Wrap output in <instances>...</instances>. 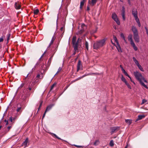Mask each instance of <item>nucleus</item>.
I'll return each instance as SVG.
<instances>
[{"mask_svg":"<svg viewBox=\"0 0 148 148\" xmlns=\"http://www.w3.org/2000/svg\"><path fill=\"white\" fill-rule=\"evenodd\" d=\"M135 20H136V22L137 23L139 22H140L139 19L138 18V16L134 17Z\"/></svg>","mask_w":148,"mask_h":148,"instance_id":"nucleus-39","label":"nucleus"},{"mask_svg":"<svg viewBox=\"0 0 148 148\" xmlns=\"http://www.w3.org/2000/svg\"><path fill=\"white\" fill-rule=\"evenodd\" d=\"M42 101L41 102V103H40V105L39 108L38 109V110H39L40 109V108H41V106L42 105Z\"/></svg>","mask_w":148,"mask_h":148,"instance_id":"nucleus-47","label":"nucleus"},{"mask_svg":"<svg viewBox=\"0 0 148 148\" xmlns=\"http://www.w3.org/2000/svg\"><path fill=\"white\" fill-rule=\"evenodd\" d=\"M5 38L4 36H2L1 38H0V42H2L3 41V38Z\"/></svg>","mask_w":148,"mask_h":148,"instance_id":"nucleus-42","label":"nucleus"},{"mask_svg":"<svg viewBox=\"0 0 148 148\" xmlns=\"http://www.w3.org/2000/svg\"><path fill=\"white\" fill-rule=\"evenodd\" d=\"M125 84L127 86L128 88L129 89H131V87L130 85L127 82L125 83Z\"/></svg>","mask_w":148,"mask_h":148,"instance_id":"nucleus-40","label":"nucleus"},{"mask_svg":"<svg viewBox=\"0 0 148 148\" xmlns=\"http://www.w3.org/2000/svg\"><path fill=\"white\" fill-rule=\"evenodd\" d=\"M81 25L82 29L78 32V34H81L84 30V27H86V25L84 24H82Z\"/></svg>","mask_w":148,"mask_h":148,"instance_id":"nucleus-14","label":"nucleus"},{"mask_svg":"<svg viewBox=\"0 0 148 148\" xmlns=\"http://www.w3.org/2000/svg\"><path fill=\"white\" fill-rule=\"evenodd\" d=\"M128 145L127 144V146L125 147V148H127V147Z\"/></svg>","mask_w":148,"mask_h":148,"instance_id":"nucleus-62","label":"nucleus"},{"mask_svg":"<svg viewBox=\"0 0 148 148\" xmlns=\"http://www.w3.org/2000/svg\"><path fill=\"white\" fill-rule=\"evenodd\" d=\"M147 102V100L146 99H143L142 100V102L141 103V104L143 105V104H144L145 103H146Z\"/></svg>","mask_w":148,"mask_h":148,"instance_id":"nucleus-37","label":"nucleus"},{"mask_svg":"<svg viewBox=\"0 0 148 148\" xmlns=\"http://www.w3.org/2000/svg\"><path fill=\"white\" fill-rule=\"evenodd\" d=\"M45 52L42 55V56H41V58H42V56H43L44 54H45Z\"/></svg>","mask_w":148,"mask_h":148,"instance_id":"nucleus-61","label":"nucleus"},{"mask_svg":"<svg viewBox=\"0 0 148 148\" xmlns=\"http://www.w3.org/2000/svg\"><path fill=\"white\" fill-rule=\"evenodd\" d=\"M85 45L86 49L88 51V42L86 41L85 42Z\"/></svg>","mask_w":148,"mask_h":148,"instance_id":"nucleus-30","label":"nucleus"},{"mask_svg":"<svg viewBox=\"0 0 148 148\" xmlns=\"http://www.w3.org/2000/svg\"><path fill=\"white\" fill-rule=\"evenodd\" d=\"M62 69V68H61V67H60L58 69L57 72L56 73V74L55 75L57 74L58 73H59L61 71Z\"/></svg>","mask_w":148,"mask_h":148,"instance_id":"nucleus-41","label":"nucleus"},{"mask_svg":"<svg viewBox=\"0 0 148 148\" xmlns=\"http://www.w3.org/2000/svg\"><path fill=\"white\" fill-rule=\"evenodd\" d=\"M4 121L6 123L5 124V125H7L8 124V121H7L5 119L4 120Z\"/></svg>","mask_w":148,"mask_h":148,"instance_id":"nucleus-50","label":"nucleus"},{"mask_svg":"<svg viewBox=\"0 0 148 148\" xmlns=\"http://www.w3.org/2000/svg\"><path fill=\"white\" fill-rule=\"evenodd\" d=\"M114 145V143L113 141L112 140H111L110 141V145L111 147H112Z\"/></svg>","mask_w":148,"mask_h":148,"instance_id":"nucleus-34","label":"nucleus"},{"mask_svg":"<svg viewBox=\"0 0 148 148\" xmlns=\"http://www.w3.org/2000/svg\"><path fill=\"white\" fill-rule=\"evenodd\" d=\"M16 119V116L15 117H12V119H13V121L15 120Z\"/></svg>","mask_w":148,"mask_h":148,"instance_id":"nucleus-55","label":"nucleus"},{"mask_svg":"<svg viewBox=\"0 0 148 148\" xmlns=\"http://www.w3.org/2000/svg\"><path fill=\"white\" fill-rule=\"evenodd\" d=\"M53 56L51 57L49 59L48 62H51V60L52 59Z\"/></svg>","mask_w":148,"mask_h":148,"instance_id":"nucleus-46","label":"nucleus"},{"mask_svg":"<svg viewBox=\"0 0 148 148\" xmlns=\"http://www.w3.org/2000/svg\"><path fill=\"white\" fill-rule=\"evenodd\" d=\"M128 3L130 5H131V2H130V0H128Z\"/></svg>","mask_w":148,"mask_h":148,"instance_id":"nucleus-57","label":"nucleus"},{"mask_svg":"<svg viewBox=\"0 0 148 148\" xmlns=\"http://www.w3.org/2000/svg\"><path fill=\"white\" fill-rule=\"evenodd\" d=\"M132 30L133 33L134 39L135 41L136 42H140V38L137 29L134 26H132Z\"/></svg>","mask_w":148,"mask_h":148,"instance_id":"nucleus-2","label":"nucleus"},{"mask_svg":"<svg viewBox=\"0 0 148 148\" xmlns=\"http://www.w3.org/2000/svg\"><path fill=\"white\" fill-rule=\"evenodd\" d=\"M10 34H9L7 35V41H8L10 39Z\"/></svg>","mask_w":148,"mask_h":148,"instance_id":"nucleus-45","label":"nucleus"},{"mask_svg":"<svg viewBox=\"0 0 148 148\" xmlns=\"http://www.w3.org/2000/svg\"><path fill=\"white\" fill-rule=\"evenodd\" d=\"M98 142V140H96L94 143V145H97V143Z\"/></svg>","mask_w":148,"mask_h":148,"instance_id":"nucleus-52","label":"nucleus"},{"mask_svg":"<svg viewBox=\"0 0 148 148\" xmlns=\"http://www.w3.org/2000/svg\"><path fill=\"white\" fill-rule=\"evenodd\" d=\"M125 122L129 125L131 124L132 123V121L130 119H126L125 120Z\"/></svg>","mask_w":148,"mask_h":148,"instance_id":"nucleus-23","label":"nucleus"},{"mask_svg":"<svg viewBox=\"0 0 148 148\" xmlns=\"http://www.w3.org/2000/svg\"><path fill=\"white\" fill-rule=\"evenodd\" d=\"M64 12V11H63V12ZM64 12H66V14H67V11H66V10H64Z\"/></svg>","mask_w":148,"mask_h":148,"instance_id":"nucleus-58","label":"nucleus"},{"mask_svg":"<svg viewBox=\"0 0 148 148\" xmlns=\"http://www.w3.org/2000/svg\"><path fill=\"white\" fill-rule=\"evenodd\" d=\"M76 37L75 36H74L73 38L72 39V43L73 46L74 48V52L73 54V55H74L76 53V51L78 49V43L79 42V40H80L81 39H80L79 38L77 42H76Z\"/></svg>","mask_w":148,"mask_h":148,"instance_id":"nucleus-4","label":"nucleus"},{"mask_svg":"<svg viewBox=\"0 0 148 148\" xmlns=\"http://www.w3.org/2000/svg\"><path fill=\"white\" fill-rule=\"evenodd\" d=\"M128 41L130 42L131 45L132 47L134 49L135 51L138 50L137 47L136 46L133 40L132 39V35L131 34L129 35L128 37Z\"/></svg>","mask_w":148,"mask_h":148,"instance_id":"nucleus-5","label":"nucleus"},{"mask_svg":"<svg viewBox=\"0 0 148 148\" xmlns=\"http://www.w3.org/2000/svg\"><path fill=\"white\" fill-rule=\"evenodd\" d=\"M23 110V109L22 108V106L20 104H18L17 106V108L16 109V111L17 112H19L20 113H21L22 111Z\"/></svg>","mask_w":148,"mask_h":148,"instance_id":"nucleus-10","label":"nucleus"},{"mask_svg":"<svg viewBox=\"0 0 148 148\" xmlns=\"http://www.w3.org/2000/svg\"><path fill=\"white\" fill-rule=\"evenodd\" d=\"M98 0H88V4L91 6H93L95 5Z\"/></svg>","mask_w":148,"mask_h":148,"instance_id":"nucleus-8","label":"nucleus"},{"mask_svg":"<svg viewBox=\"0 0 148 148\" xmlns=\"http://www.w3.org/2000/svg\"><path fill=\"white\" fill-rule=\"evenodd\" d=\"M54 105V104H51L48 106L47 108L45 110L46 112L48 111H49V110H50L52 107Z\"/></svg>","mask_w":148,"mask_h":148,"instance_id":"nucleus-18","label":"nucleus"},{"mask_svg":"<svg viewBox=\"0 0 148 148\" xmlns=\"http://www.w3.org/2000/svg\"><path fill=\"white\" fill-rule=\"evenodd\" d=\"M11 126H9L8 127V132L9 131V130L10 129H11Z\"/></svg>","mask_w":148,"mask_h":148,"instance_id":"nucleus-56","label":"nucleus"},{"mask_svg":"<svg viewBox=\"0 0 148 148\" xmlns=\"http://www.w3.org/2000/svg\"><path fill=\"white\" fill-rule=\"evenodd\" d=\"M86 0H81L80 6V8L81 9H82V8L84 5V3L86 2Z\"/></svg>","mask_w":148,"mask_h":148,"instance_id":"nucleus-16","label":"nucleus"},{"mask_svg":"<svg viewBox=\"0 0 148 148\" xmlns=\"http://www.w3.org/2000/svg\"><path fill=\"white\" fill-rule=\"evenodd\" d=\"M145 28L146 29V33H147V36H148V29H147V28L146 27H145Z\"/></svg>","mask_w":148,"mask_h":148,"instance_id":"nucleus-49","label":"nucleus"},{"mask_svg":"<svg viewBox=\"0 0 148 148\" xmlns=\"http://www.w3.org/2000/svg\"><path fill=\"white\" fill-rule=\"evenodd\" d=\"M28 142V138H26L25 141L23 143L22 145L23 146L25 147H26L27 145V144Z\"/></svg>","mask_w":148,"mask_h":148,"instance_id":"nucleus-22","label":"nucleus"},{"mask_svg":"<svg viewBox=\"0 0 148 148\" xmlns=\"http://www.w3.org/2000/svg\"><path fill=\"white\" fill-rule=\"evenodd\" d=\"M133 60L137 66L139 64L138 61L136 60L135 57H133Z\"/></svg>","mask_w":148,"mask_h":148,"instance_id":"nucleus-24","label":"nucleus"},{"mask_svg":"<svg viewBox=\"0 0 148 148\" xmlns=\"http://www.w3.org/2000/svg\"><path fill=\"white\" fill-rule=\"evenodd\" d=\"M65 23L64 22V23H63V27H62L61 28H60V30L61 31H62L64 30V26L65 25Z\"/></svg>","mask_w":148,"mask_h":148,"instance_id":"nucleus-36","label":"nucleus"},{"mask_svg":"<svg viewBox=\"0 0 148 148\" xmlns=\"http://www.w3.org/2000/svg\"><path fill=\"white\" fill-rule=\"evenodd\" d=\"M112 17L118 25H120V21L118 18L117 15L115 13H113L112 14Z\"/></svg>","mask_w":148,"mask_h":148,"instance_id":"nucleus-6","label":"nucleus"},{"mask_svg":"<svg viewBox=\"0 0 148 148\" xmlns=\"http://www.w3.org/2000/svg\"><path fill=\"white\" fill-rule=\"evenodd\" d=\"M106 38H105L95 42L93 45V49H97L103 47L106 44Z\"/></svg>","mask_w":148,"mask_h":148,"instance_id":"nucleus-1","label":"nucleus"},{"mask_svg":"<svg viewBox=\"0 0 148 148\" xmlns=\"http://www.w3.org/2000/svg\"><path fill=\"white\" fill-rule=\"evenodd\" d=\"M120 67L121 68V69H122V68H123L122 65H120Z\"/></svg>","mask_w":148,"mask_h":148,"instance_id":"nucleus-60","label":"nucleus"},{"mask_svg":"<svg viewBox=\"0 0 148 148\" xmlns=\"http://www.w3.org/2000/svg\"><path fill=\"white\" fill-rule=\"evenodd\" d=\"M120 1L121 2H123V0H120Z\"/></svg>","mask_w":148,"mask_h":148,"instance_id":"nucleus-64","label":"nucleus"},{"mask_svg":"<svg viewBox=\"0 0 148 148\" xmlns=\"http://www.w3.org/2000/svg\"><path fill=\"white\" fill-rule=\"evenodd\" d=\"M54 40H55V38L54 37H53L52 38L51 41L49 44V46H48V47H49L53 43Z\"/></svg>","mask_w":148,"mask_h":148,"instance_id":"nucleus-29","label":"nucleus"},{"mask_svg":"<svg viewBox=\"0 0 148 148\" xmlns=\"http://www.w3.org/2000/svg\"><path fill=\"white\" fill-rule=\"evenodd\" d=\"M90 10V8L88 6L87 7V11H89Z\"/></svg>","mask_w":148,"mask_h":148,"instance_id":"nucleus-54","label":"nucleus"},{"mask_svg":"<svg viewBox=\"0 0 148 148\" xmlns=\"http://www.w3.org/2000/svg\"><path fill=\"white\" fill-rule=\"evenodd\" d=\"M124 70V69H123V68H122V69H121V70L122 71H123Z\"/></svg>","mask_w":148,"mask_h":148,"instance_id":"nucleus-63","label":"nucleus"},{"mask_svg":"<svg viewBox=\"0 0 148 148\" xmlns=\"http://www.w3.org/2000/svg\"><path fill=\"white\" fill-rule=\"evenodd\" d=\"M119 127H114L111 128V133L113 134L115 131H118L119 129Z\"/></svg>","mask_w":148,"mask_h":148,"instance_id":"nucleus-12","label":"nucleus"},{"mask_svg":"<svg viewBox=\"0 0 148 148\" xmlns=\"http://www.w3.org/2000/svg\"><path fill=\"white\" fill-rule=\"evenodd\" d=\"M14 7L16 10H19L20 9L21 5L18 2H16L15 3Z\"/></svg>","mask_w":148,"mask_h":148,"instance_id":"nucleus-11","label":"nucleus"},{"mask_svg":"<svg viewBox=\"0 0 148 148\" xmlns=\"http://www.w3.org/2000/svg\"><path fill=\"white\" fill-rule=\"evenodd\" d=\"M91 74H90V73H89V74H88L87 75H83L81 77H79L78 79H76V80H77L81 78H82L85 77V76H86L87 75H91Z\"/></svg>","mask_w":148,"mask_h":148,"instance_id":"nucleus-28","label":"nucleus"},{"mask_svg":"<svg viewBox=\"0 0 148 148\" xmlns=\"http://www.w3.org/2000/svg\"><path fill=\"white\" fill-rule=\"evenodd\" d=\"M39 63H38V62H37V63L34 66V68H33L32 70V71H30V72H29V73L28 74V75H27V77H29L30 76L29 75V74L32 73V71L33 70H34L35 69V68L36 67V66L38 65H39Z\"/></svg>","mask_w":148,"mask_h":148,"instance_id":"nucleus-19","label":"nucleus"},{"mask_svg":"<svg viewBox=\"0 0 148 148\" xmlns=\"http://www.w3.org/2000/svg\"><path fill=\"white\" fill-rule=\"evenodd\" d=\"M125 8L124 6H123L122 7V13L121 14L123 20H125Z\"/></svg>","mask_w":148,"mask_h":148,"instance_id":"nucleus-9","label":"nucleus"},{"mask_svg":"<svg viewBox=\"0 0 148 148\" xmlns=\"http://www.w3.org/2000/svg\"><path fill=\"white\" fill-rule=\"evenodd\" d=\"M138 24V26L139 27H140L141 26V24L140 22H139L137 23Z\"/></svg>","mask_w":148,"mask_h":148,"instance_id":"nucleus-51","label":"nucleus"},{"mask_svg":"<svg viewBox=\"0 0 148 148\" xmlns=\"http://www.w3.org/2000/svg\"><path fill=\"white\" fill-rule=\"evenodd\" d=\"M49 133L53 137H55L56 138H57V139H58L62 140L61 138H59L58 136L57 135H56L55 134H54V133H51V132H50Z\"/></svg>","mask_w":148,"mask_h":148,"instance_id":"nucleus-20","label":"nucleus"},{"mask_svg":"<svg viewBox=\"0 0 148 148\" xmlns=\"http://www.w3.org/2000/svg\"><path fill=\"white\" fill-rule=\"evenodd\" d=\"M122 72L124 73L125 72H126V71H125V70H124L123 71H122Z\"/></svg>","mask_w":148,"mask_h":148,"instance_id":"nucleus-59","label":"nucleus"},{"mask_svg":"<svg viewBox=\"0 0 148 148\" xmlns=\"http://www.w3.org/2000/svg\"><path fill=\"white\" fill-rule=\"evenodd\" d=\"M9 120L11 122H12L13 121L12 119V117H11L9 118Z\"/></svg>","mask_w":148,"mask_h":148,"instance_id":"nucleus-48","label":"nucleus"},{"mask_svg":"<svg viewBox=\"0 0 148 148\" xmlns=\"http://www.w3.org/2000/svg\"><path fill=\"white\" fill-rule=\"evenodd\" d=\"M137 11L136 9H133L132 11V14L134 17L137 16Z\"/></svg>","mask_w":148,"mask_h":148,"instance_id":"nucleus-15","label":"nucleus"},{"mask_svg":"<svg viewBox=\"0 0 148 148\" xmlns=\"http://www.w3.org/2000/svg\"><path fill=\"white\" fill-rule=\"evenodd\" d=\"M45 66V67L46 66V65H45L44 64H42L41 65V69L43 70L44 71V69H43V67Z\"/></svg>","mask_w":148,"mask_h":148,"instance_id":"nucleus-44","label":"nucleus"},{"mask_svg":"<svg viewBox=\"0 0 148 148\" xmlns=\"http://www.w3.org/2000/svg\"><path fill=\"white\" fill-rule=\"evenodd\" d=\"M39 12V10L38 9L35 10L34 11V13L35 14H37Z\"/></svg>","mask_w":148,"mask_h":148,"instance_id":"nucleus-32","label":"nucleus"},{"mask_svg":"<svg viewBox=\"0 0 148 148\" xmlns=\"http://www.w3.org/2000/svg\"><path fill=\"white\" fill-rule=\"evenodd\" d=\"M115 47H116L117 50L120 53L122 52V49L121 48V47L120 46V45L119 43H118L117 44H116V45H115Z\"/></svg>","mask_w":148,"mask_h":148,"instance_id":"nucleus-13","label":"nucleus"},{"mask_svg":"<svg viewBox=\"0 0 148 148\" xmlns=\"http://www.w3.org/2000/svg\"><path fill=\"white\" fill-rule=\"evenodd\" d=\"M134 74L135 77L136 79L138 80L139 82H140L142 80H143L144 82L146 83H147V81L143 77L142 74L138 71L134 72Z\"/></svg>","mask_w":148,"mask_h":148,"instance_id":"nucleus-3","label":"nucleus"},{"mask_svg":"<svg viewBox=\"0 0 148 148\" xmlns=\"http://www.w3.org/2000/svg\"><path fill=\"white\" fill-rule=\"evenodd\" d=\"M124 73L125 75L127 76L129 78H130V80L132 82H133L134 84V83L132 80L131 77L128 75L127 73L126 72H125Z\"/></svg>","mask_w":148,"mask_h":148,"instance_id":"nucleus-31","label":"nucleus"},{"mask_svg":"<svg viewBox=\"0 0 148 148\" xmlns=\"http://www.w3.org/2000/svg\"><path fill=\"white\" fill-rule=\"evenodd\" d=\"M36 77L38 78L41 79L43 77L42 74V73L40 75V74H38L36 76Z\"/></svg>","mask_w":148,"mask_h":148,"instance_id":"nucleus-26","label":"nucleus"},{"mask_svg":"<svg viewBox=\"0 0 148 148\" xmlns=\"http://www.w3.org/2000/svg\"><path fill=\"white\" fill-rule=\"evenodd\" d=\"M120 36L121 37L123 38L125 41V40L123 34L122 33H121Z\"/></svg>","mask_w":148,"mask_h":148,"instance_id":"nucleus-35","label":"nucleus"},{"mask_svg":"<svg viewBox=\"0 0 148 148\" xmlns=\"http://www.w3.org/2000/svg\"><path fill=\"white\" fill-rule=\"evenodd\" d=\"M81 66V62L80 60H79L78 61L77 66V71H78L80 69Z\"/></svg>","mask_w":148,"mask_h":148,"instance_id":"nucleus-21","label":"nucleus"},{"mask_svg":"<svg viewBox=\"0 0 148 148\" xmlns=\"http://www.w3.org/2000/svg\"><path fill=\"white\" fill-rule=\"evenodd\" d=\"M145 117V116L144 115H138V118L135 121L136 122L137 121L140 120L143 118H144Z\"/></svg>","mask_w":148,"mask_h":148,"instance_id":"nucleus-17","label":"nucleus"},{"mask_svg":"<svg viewBox=\"0 0 148 148\" xmlns=\"http://www.w3.org/2000/svg\"><path fill=\"white\" fill-rule=\"evenodd\" d=\"M140 84L141 85L143 86H144L145 88L146 89H148V87L147 86V85H145V84L142 82V81H141L140 82Z\"/></svg>","mask_w":148,"mask_h":148,"instance_id":"nucleus-25","label":"nucleus"},{"mask_svg":"<svg viewBox=\"0 0 148 148\" xmlns=\"http://www.w3.org/2000/svg\"><path fill=\"white\" fill-rule=\"evenodd\" d=\"M137 66L138 67L139 69L142 71H144V70L143 69L142 67L140 65V64L138 65Z\"/></svg>","mask_w":148,"mask_h":148,"instance_id":"nucleus-33","label":"nucleus"},{"mask_svg":"<svg viewBox=\"0 0 148 148\" xmlns=\"http://www.w3.org/2000/svg\"><path fill=\"white\" fill-rule=\"evenodd\" d=\"M113 39L116 42V44H117L118 43H119V42L117 40V38L116 37L114 36Z\"/></svg>","mask_w":148,"mask_h":148,"instance_id":"nucleus-38","label":"nucleus"},{"mask_svg":"<svg viewBox=\"0 0 148 148\" xmlns=\"http://www.w3.org/2000/svg\"><path fill=\"white\" fill-rule=\"evenodd\" d=\"M121 80L125 83H126L127 82L126 81L125 79L123 77V75H122L121 77Z\"/></svg>","mask_w":148,"mask_h":148,"instance_id":"nucleus-27","label":"nucleus"},{"mask_svg":"<svg viewBox=\"0 0 148 148\" xmlns=\"http://www.w3.org/2000/svg\"><path fill=\"white\" fill-rule=\"evenodd\" d=\"M56 85V83H54L52 85V86H51V89H50L51 90L53 89V87Z\"/></svg>","mask_w":148,"mask_h":148,"instance_id":"nucleus-43","label":"nucleus"},{"mask_svg":"<svg viewBox=\"0 0 148 148\" xmlns=\"http://www.w3.org/2000/svg\"><path fill=\"white\" fill-rule=\"evenodd\" d=\"M27 90H29V91H31L32 92H34L35 89V88L34 86V83L32 82V84H29L27 88Z\"/></svg>","mask_w":148,"mask_h":148,"instance_id":"nucleus-7","label":"nucleus"},{"mask_svg":"<svg viewBox=\"0 0 148 148\" xmlns=\"http://www.w3.org/2000/svg\"><path fill=\"white\" fill-rule=\"evenodd\" d=\"M46 112H46V111H45L44 114H43L42 118H44V117L45 116V115L46 113Z\"/></svg>","mask_w":148,"mask_h":148,"instance_id":"nucleus-53","label":"nucleus"}]
</instances>
